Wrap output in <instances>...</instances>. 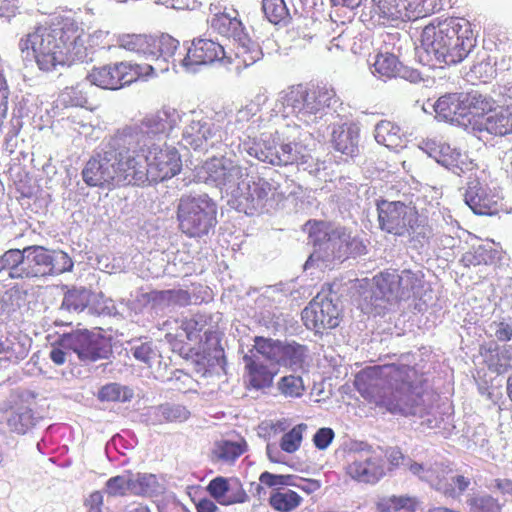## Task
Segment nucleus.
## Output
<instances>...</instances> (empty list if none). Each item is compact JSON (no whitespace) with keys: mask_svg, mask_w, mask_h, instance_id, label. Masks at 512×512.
Segmentation results:
<instances>
[{"mask_svg":"<svg viewBox=\"0 0 512 512\" xmlns=\"http://www.w3.org/2000/svg\"><path fill=\"white\" fill-rule=\"evenodd\" d=\"M245 363V382L247 389L264 390L273 385L276 371H272L267 365L250 355L243 357Z\"/></svg>","mask_w":512,"mask_h":512,"instance_id":"4be33fe9","label":"nucleus"},{"mask_svg":"<svg viewBox=\"0 0 512 512\" xmlns=\"http://www.w3.org/2000/svg\"><path fill=\"white\" fill-rule=\"evenodd\" d=\"M296 488L309 495L317 492L321 488V482L316 479L300 478V482L297 483Z\"/></svg>","mask_w":512,"mask_h":512,"instance_id":"69168bd1","label":"nucleus"},{"mask_svg":"<svg viewBox=\"0 0 512 512\" xmlns=\"http://www.w3.org/2000/svg\"><path fill=\"white\" fill-rule=\"evenodd\" d=\"M401 22L427 17L440 9L439 0H404Z\"/></svg>","mask_w":512,"mask_h":512,"instance_id":"2f4dec72","label":"nucleus"},{"mask_svg":"<svg viewBox=\"0 0 512 512\" xmlns=\"http://www.w3.org/2000/svg\"><path fill=\"white\" fill-rule=\"evenodd\" d=\"M177 126V115L166 110H159L146 115L139 124V129L148 136H169Z\"/></svg>","mask_w":512,"mask_h":512,"instance_id":"5701e85b","label":"nucleus"},{"mask_svg":"<svg viewBox=\"0 0 512 512\" xmlns=\"http://www.w3.org/2000/svg\"><path fill=\"white\" fill-rule=\"evenodd\" d=\"M60 343H61V336L58 338L57 341H55L52 344V349L49 353V357H50L51 361L55 365H58V366L63 365L66 362V355H67L66 351H69L68 347H64Z\"/></svg>","mask_w":512,"mask_h":512,"instance_id":"052dcab7","label":"nucleus"},{"mask_svg":"<svg viewBox=\"0 0 512 512\" xmlns=\"http://www.w3.org/2000/svg\"><path fill=\"white\" fill-rule=\"evenodd\" d=\"M88 88L84 83L65 87L56 99V107L62 109L90 108Z\"/></svg>","mask_w":512,"mask_h":512,"instance_id":"bb28decb","label":"nucleus"},{"mask_svg":"<svg viewBox=\"0 0 512 512\" xmlns=\"http://www.w3.org/2000/svg\"><path fill=\"white\" fill-rule=\"evenodd\" d=\"M484 128L490 134L504 136L512 133V108L493 111L485 120Z\"/></svg>","mask_w":512,"mask_h":512,"instance_id":"72a5a7b5","label":"nucleus"},{"mask_svg":"<svg viewBox=\"0 0 512 512\" xmlns=\"http://www.w3.org/2000/svg\"><path fill=\"white\" fill-rule=\"evenodd\" d=\"M116 46L129 52L154 54L153 36L124 33L116 37Z\"/></svg>","mask_w":512,"mask_h":512,"instance_id":"473e14b6","label":"nucleus"},{"mask_svg":"<svg viewBox=\"0 0 512 512\" xmlns=\"http://www.w3.org/2000/svg\"><path fill=\"white\" fill-rule=\"evenodd\" d=\"M130 147L116 141L103 152L92 155L82 169L81 175L89 187L119 188L134 185Z\"/></svg>","mask_w":512,"mask_h":512,"instance_id":"20e7f679","label":"nucleus"},{"mask_svg":"<svg viewBox=\"0 0 512 512\" xmlns=\"http://www.w3.org/2000/svg\"><path fill=\"white\" fill-rule=\"evenodd\" d=\"M296 476L291 474H273L268 471H264L259 476V481L261 484L270 487L277 488L284 486H293L296 487L297 482H295Z\"/></svg>","mask_w":512,"mask_h":512,"instance_id":"864d4df0","label":"nucleus"},{"mask_svg":"<svg viewBox=\"0 0 512 512\" xmlns=\"http://www.w3.org/2000/svg\"><path fill=\"white\" fill-rule=\"evenodd\" d=\"M97 397L101 402H126L130 399L131 395L121 385L109 383L98 391Z\"/></svg>","mask_w":512,"mask_h":512,"instance_id":"603ef678","label":"nucleus"},{"mask_svg":"<svg viewBox=\"0 0 512 512\" xmlns=\"http://www.w3.org/2000/svg\"><path fill=\"white\" fill-rule=\"evenodd\" d=\"M240 192L235 196L236 208L246 215H254L261 211L269 198L272 186L264 179L242 183Z\"/></svg>","mask_w":512,"mask_h":512,"instance_id":"4468645a","label":"nucleus"},{"mask_svg":"<svg viewBox=\"0 0 512 512\" xmlns=\"http://www.w3.org/2000/svg\"><path fill=\"white\" fill-rule=\"evenodd\" d=\"M196 512H219L218 503L211 497H203L197 501L193 499Z\"/></svg>","mask_w":512,"mask_h":512,"instance_id":"0e129e2a","label":"nucleus"},{"mask_svg":"<svg viewBox=\"0 0 512 512\" xmlns=\"http://www.w3.org/2000/svg\"><path fill=\"white\" fill-rule=\"evenodd\" d=\"M24 249H10L0 256V273L9 272L12 279L24 278Z\"/></svg>","mask_w":512,"mask_h":512,"instance_id":"c9c22d12","label":"nucleus"},{"mask_svg":"<svg viewBox=\"0 0 512 512\" xmlns=\"http://www.w3.org/2000/svg\"><path fill=\"white\" fill-rule=\"evenodd\" d=\"M262 9L266 18L274 25H286L290 20L289 9L284 0H263Z\"/></svg>","mask_w":512,"mask_h":512,"instance_id":"ea45409f","label":"nucleus"},{"mask_svg":"<svg viewBox=\"0 0 512 512\" xmlns=\"http://www.w3.org/2000/svg\"><path fill=\"white\" fill-rule=\"evenodd\" d=\"M210 29L228 39H236L242 32V22L229 13L215 12L209 20Z\"/></svg>","mask_w":512,"mask_h":512,"instance_id":"7c9ffc66","label":"nucleus"},{"mask_svg":"<svg viewBox=\"0 0 512 512\" xmlns=\"http://www.w3.org/2000/svg\"><path fill=\"white\" fill-rule=\"evenodd\" d=\"M469 512H502L503 504L490 494L472 495L467 499Z\"/></svg>","mask_w":512,"mask_h":512,"instance_id":"de8ad7c7","label":"nucleus"},{"mask_svg":"<svg viewBox=\"0 0 512 512\" xmlns=\"http://www.w3.org/2000/svg\"><path fill=\"white\" fill-rule=\"evenodd\" d=\"M379 228L395 236H409L411 241L428 240L432 228L426 218L419 215L415 207L401 201H377Z\"/></svg>","mask_w":512,"mask_h":512,"instance_id":"423d86ee","label":"nucleus"},{"mask_svg":"<svg viewBox=\"0 0 512 512\" xmlns=\"http://www.w3.org/2000/svg\"><path fill=\"white\" fill-rule=\"evenodd\" d=\"M176 323H179V331L176 333L168 332L165 337L172 346L173 351L188 358L192 352V348L184 342V338L188 341L197 340L200 337L204 325L195 318H184L180 321H176Z\"/></svg>","mask_w":512,"mask_h":512,"instance_id":"6ab92c4d","label":"nucleus"},{"mask_svg":"<svg viewBox=\"0 0 512 512\" xmlns=\"http://www.w3.org/2000/svg\"><path fill=\"white\" fill-rule=\"evenodd\" d=\"M215 129L205 120H192L183 131V140L194 150L206 149L214 137Z\"/></svg>","mask_w":512,"mask_h":512,"instance_id":"393cba45","label":"nucleus"},{"mask_svg":"<svg viewBox=\"0 0 512 512\" xmlns=\"http://www.w3.org/2000/svg\"><path fill=\"white\" fill-rule=\"evenodd\" d=\"M346 473L358 482L375 484L385 475L384 460L373 452L357 454L347 465Z\"/></svg>","mask_w":512,"mask_h":512,"instance_id":"2eb2a0df","label":"nucleus"},{"mask_svg":"<svg viewBox=\"0 0 512 512\" xmlns=\"http://www.w3.org/2000/svg\"><path fill=\"white\" fill-rule=\"evenodd\" d=\"M206 491L221 506L243 504L249 499L243 484L236 477L217 476L209 481Z\"/></svg>","mask_w":512,"mask_h":512,"instance_id":"ddd939ff","label":"nucleus"},{"mask_svg":"<svg viewBox=\"0 0 512 512\" xmlns=\"http://www.w3.org/2000/svg\"><path fill=\"white\" fill-rule=\"evenodd\" d=\"M282 343L279 340L256 336L254 338V349L265 359L278 364Z\"/></svg>","mask_w":512,"mask_h":512,"instance_id":"09e8293b","label":"nucleus"},{"mask_svg":"<svg viewBox=\"0 0 512 512\" xmlns=\"http://www.w3.org/2000/svg\"><path fill=\"white\" fill-rule=\"evenodd\" d=\"M104 338L88 329H77L61 335V345L74 352L80 361H97L106 356Z\"/></svg>","mask_w":512,"mask_h":512,"instance_id":"f8f14e48","label":"nucleus"},{"mask_svg":"<svg viewBox=\"0 0 512 512\" xmlns=\"http://www.w3.org/2000/svg\"><path fill=\"white\" fill-rule=\"evenodd\" d=\"M160 3L175 10H194L198 6L197 0H160Z\"/></svg>","mask_w":512,"mask_h":512,"instance_id":"e2e57ef3","label":"nucleus"},{"mask_svg":"<svg viewBox=\"0 0 512 512\" xmlns=\"http://www.w3.org/2000/svg\"><path fill=\"white\" fill-rule=\"evenodd\" d=\"M307 429L308 425L306 423H299L285 432L279 441L281 450L288 454L298 451Z\"/></svg>","mask_w":512,"mask_h":512,"instance_id":"a19ab883","label":"nucleus"},{"mask_svg":"<svg viewBox=\"0 0 512 512\" xmlns=\"http://www.w3.org/2000/svg\"><path fill=\"white\" fill-rule=\"evenodd\" d=\"M399 281V273L394 269H386L373 277L379 293L388 301L397 302Z\"/></svg>","mask_w":512,"mask_h":512,"instance_id":"f704fd0d","label":"nucleus"},{"mask_svg":"<svg viewBox=\"0 0 512 512\" xmlns=\"http://www.w3.org/2000/svg\"><path fill=\"white\" fill-rule=\"evenodd\" d=\"M134 185L162 182L178 175L182 170V158L177 148L164 145L130 147Z\"/></svg>","mask_w":512,"mask_h":512,"instance_id":"39448f33","label":"nucleus"},{"mask_svg":"<svg viewBox=\"0 0 512 512\" xmlns=\"http://www.w3.org/2000/svg\"><path fill=\"white\" fill-rule=\"evenodd\" d=\"M104 503L103 495L100 491H94L85 499L84 505L89 512H101Z\"/></svg>","mask_w":512,"mask_h":512,"instance_id":"680f3d73","label":"nucleus"},{"mask_svg":"<svg viewBox=\"0 0 512 512\" xmlns=\"http://www.w3.org/2000/svg\"><path fill=\"white\" fill-rule=\"evenodd\" d=\"M303 503V497L289 488H273L268 497L269 506L277 512H293Z\"/></svg>","mask_w":512,"mask_h":512,"instance_id":"cd10ccee","label":"nucleus"},{"mask_svg":"<svg viewBox=\"0 0 512 512\" xmlns=\"http://www.w3.org/2000/svg\"><path fill=\"white\" fill-rule=\"evenodd\" d=\"M179 230L189 238L207 235L217 223V206L208 196H183L177 206Z\"/></svg>","mask_w":512,"mask_h":512,"instance_id":"0eeeda50","label":"nucleus"},{"mask_svg":"<svg viewBox=\"0 0 512 512\" xmlns=\"http://www.w3.org/2000/svg\"><path fill=\"white\" fill-rule=\"evenodd\" d=\"M361 242L345 227H334L326 252L342 257L357 250Z\"/></svg>","mask_w":512,"mask_h":512,"instance_id":"c756f323","label":"nucleus"},{"mask_svg":"<svg viewBox=\"0 0 512 512\" xmlns=\"http://www.w3.org/2000/svg\"><path fill=\"white\" fill-rule=\"evenodd\" d=\"M247 444L245 440L238 442L222 440L216 443L213 454L222 462H233L245 453Z\"/></svg>","mask_w":512,"mask_h":512,"instance_id":"58836bf2","label":"nucleus"},{"mask_svg":"<svg viewBox=\"0 0 512 512\" xmlns=\"http://www.w3.org/2000/svg\"><path fill=\"white\" fill-rule=\"evenodd\" d=\"M78 38L74 41L76 63L91 62L95 53L103 49H111L110 33L97 30L93 33H86L78 26Z\"/></svg>","mask_w":512,"mask_h":512,"instance_id":"f3484780","label":"nucleus"},{"mask_svg":"<svg viewBox=\"0 0 512 512\" xmlns=\"http://www.w3.org/2000/svg\"><path fill=\"white\" fill-rule=\"evenodd\" d=\"M24 278L59 275L73 268V261L62 250L33 245L24 248Z\"/></svg>","mask_w":512,"mask_h":512,"instance_id":"9d476101","label":"nucleus"},{"mask_svg":"<svg viewBox=\"0 0 512 512\" xmlns=\"http://www.w3.org/2000/svg\"><path fill=\"white\" fill-rule=\"evenodd\" d=\"M311 150L308 148L300 135L282 142L276 149L275 157L270 159L273 165H303L310 161Z\"/></svg>","mask_w":512,"mask_h":512,"instance_id":"a211bd4d","label":"nucleus"},{"mask_svg":"<svg viewBox=\"0 0 512 512\" xmlns=\"http://www.w3.org/2000/svg\"><path fill=\"white\" fill-rule=\"evenodd\" d=\"M360 128L354 122H346L337 125L331 133L333 148L349 157H354L359 152Z\"/></svg>","mask_w":512,"mask_h":512,"instance_id":"aec40b11","label":"nucleus"},{"mask_svg":"<svg viewBox=\"0 0 512 512\" xmlns=\"http://www.w3.org/2000/svg\"><path fill=\"white\" fill-rule=\"evenodd\" d=\"M334 95V91L326 87L300 86L291 92L288 101L298 121L309 126L324 116L325 109L330 106Z\"/></svg>","mask_w":512,"mask_h":512,"instance_id":"1a4fd4ad","label":"nucleus"},{"mask_svg":"<svg viewBox=\"0 0 512 512\" xmlns=\"http://www.w3.org/2000/svg\"><path fill=\"white\" fill-rule=\"evenodd\" d=\"M301 318L307 329L323 333L340 324L341 312L331 299L317 295L303 309Z\"/></svg>","mask_w":512,"mask_h":512,"instance_id":"9b49d317","label":"nucleus"},{"mask_svg":"<svg viewBox=\"0 0 512 512\" xmlns=\"http://www.w3.org/2000/svg\"><path fill=\"white\" fill-rule=\"evenodd\" d=\"M373 73L379 77L392 78L399 71V61L391 53L379 54L373 64Z\"/></svg>","mask_w":512,"mask_h":512,"instance_id":"8fccbe9b","label":"nucleus"},{"mask_svg":"<svg viewBox=\"0 0 512 512\" xmlns=\"http://www.w3.org/2000/svg\"><path fill=\"white\" fill-rule=\"evenodd\" d=\"M261 58V51L256 45H246L244 43H234L230 51H226L224 66L240 72L241 70L253 65Z\"/></svg>","mask_w":512,"mask_h":512,"instance_id":"b1692460","label":"nucleus"},{"mask_svg":"<svg viewBox=\"0 0 512 512\" xmlns=\"http://www.w3.org/2000/svg\"><path fill=\"white\" fill-rule=\"evenodd\" d=\"M399 280L397 302L411 299L423 288L421 277L411 270L402 271Z\"/></svg>","mask_w":512,"mask_h":512,"instance_id":"4c0bfd02","label":"nucleus"},{"mask_svg":"<svg viewBox=\"0 0 512 512\" xmlns=\"http://www.w3.org/2000/svg\"><path fill=\"white\" fill-rule=\"evenodd\" d=\"M419 506V499L408 494L383 496L375 503L377 512H416Z\"/></svg>","mask_w":512,"mask_h":512,"instance_id":"c85d7f7f","label":"nucleus"},{"mask_svg":"<svg viewBox=\"0 0 512 512\" xmlns=\"http://www.w3.org/2000/svg\"><path fill=\"white\" fill-rule=\"evenodd\" d=\"M92 292L86 288H74L67 291L62 301V307L68 311H83L90 303Z\"/></svg>","mask_w":512,"mask_h":512,"instance_id":"79ce46f5","label":"nucleus"},{"mask_svg":"<svg viewBox=\"0 0 512 512\" xmlns=\"http://www.w3.org/2000/svg\"><path fill=\"white\" fill-rule=\"evenodd\" d=\"M375 12L387 22H399L401 20L402 5L404 0H372Z\"/></svg>","mask_w":512,"mask_h":512,"instance_id":"a18cd8bd","label":"nucleus"},{"mask_svg":"<svg viewBox=\"0 0 512 512\" xmlns=\"http://www.w3.org/2000/svg\"><path fill=\"white\" fill-rule=\"evenodd\" d=\"M495 337L500 342H508L512 339V326L505 322L496 324Z\"/></svg>","mask_w":512,"mask_h":512,"instance_id":"338daca9","label":"nucleus"},{"mask_svg":"<svg viewBox=\"0 0 512 512\" xmlns=\"http://www.w3.org/2000/svg\"><path fill=\"white\" fill-rule=\"evenodd\" d=\"M334 431L331 428H320L313 436V443L319 450L326 449L334 439Z\"/></svg>","mask_w":512,"mask_h":512,"instance_id":"bf43d9fd","label":"nucleus"},{"mask_svg":"<svg viewBox=\"0 0 512 512\" xmlns=\"http://www.w3.org/2000/svg\"><path fill=\"white\" fill-rule=\"evenodd\" d=\"M77 33L78 24L73 19L59 18L36 25L20 38L18 47L23 59L34 61L41 71L52 72L76 63Z\"/></svg>","mask_w":512,"mask_h":512,"instance_id":"f257e3e1","label":"nucleus"},{"mask_svg":"<svg viewBox=\"0 0 512 512\" xmlns=\"http://www.w3.org/2000/svg\"><path fill=\"white\" fill-rule=\"evenodd\" d=\"M306 352L307 348L304 345L296 342L282 343L278 364L288 366L302 365L305 360Z\"/></svg>","mask_w":512,"mask_h":512,"instance_id":"c03bdc74","label":"nucleus"},{"mask_svg":"<svg viewBox=\"0 0 512 512\" xmlns=\"http://www.w3.org/2000/svg\"><path fill=\"white\" fill-rule=\"evenodd\" d=\"M508 350H496V357L498 358L497 361H494V356L491 355V357L488 359V367L490 370H493L497 372L498 374L506 372L508 369L512 367L510 363V357L508 356Z\"/></svg>","mask_w":512,"mask_h":512,"instance_id":"13d9d810","label":"nucleus"},{"mask_svg":"<svg viewBox=\"0 0 512 512\" xmlns=\"http://www.w3.org/2000/svg\"><path fill=\"white\" fill-rule=\"evenodd\" d=\"M179 47V41L170 35H161L153 37V51L157 48V52L164 58L172 57Z\"/></svg>","mask_w":512,"mask_h":512,"instance_id":"6e6d98bb","label":"nucleus"},{"mask_svg":"<svg viewBox=\"0 0 512 512\" xmlns=\"http://www.w3.org/2000/svg\"><path fill=\"white\" fill-rule=\"evenodd\" d=\"M460 100L457 94H447L441 96L434 105L436 114L445 119L453 120L456 115L463 116V113L459 112Z\"/></svg>","mask_w":512,"mask_h":512,"instance_id":"49530a36","label":"nucleus"},{"mask_svg":"<svg viewBox=\"0 0 512 512\" xmlns=\"http://www.w3.org/2000/svg\"><path fill=\"white\" fill-rule=\"evenodd\" d=\"M422 46L435 59L446 65L461 62L476 44L472 24L465 18L434 20L421 34Z\"/></svg>","mask_w":512,"mask_h":512,"instance_id":"7ed1b4c3","label":"nucleus"},{"mask_svg":"<svg viewBox=\"0 0 512 512\" xmlns=\"http://www.w3.org/2000/svg\"><path fill=\"white\" fill-rule=\"evenodd\" d=\"M277 388L283 396L288 398L301 397L305 391L302 378L296 375L282 377L277 383Z\"/></svg>","mask_w":512,"mask_h":512,"instance_id":"3c124183","label":"nucleus"},{"mask_svg":"<svg viewBox=\"0 0 512 512\" xmlns=\"http://www.w3.org/2000/svg\"><path fill=\"white\" fill-rule=\"evenodd\" d=\"M208 178L217 185H226L231 181L235 168L226 167L222 159L213 158L205 163Z\"/></svg>","mask_w":512,"mask_h":512,"instance_id":"37998d69","label":"nucleus"},{"mask_svg":"<svg viewBox=\"0 0 512 512\" xmlns=\"http://www.w3.org/2000/svg\"><path fill=\"white\" fill-rule=\"evenodd\" d=\"M152 353L151 347L148 344L143 343L134 349L133 356L144 363H148L151 359Z\"/></svg>","mask_w":512,"mask_h":512,"instance_id":"774afa93","label":"nucleus"},{"mask_svg":"<svg viewBox=\"0 0 512 512\" xmlns=\"http://www.w3.org/2000/svg\"><path fill=\"white\" fill-rule=\"evenodd\" d=\"M225 58L226 50L221 44L209 39H198L192 42L182 62L185 67L206 65L213 62H219L224 66Z\"/></svg>","mask_w":512,"mask_h":512,"instance_id":"dca6fc26","label":"nucleus"},{"mask_svg":"<svg viewBox=\"0 0 512 512\" xmlns=\"http://www.w3.org/2000/svg\"><path fill=\"white\" fill-rule=\"evenodd\" d=\"M375 140L390 150L398 151L405 146L401 128L388 120H381L375 127Z\"/></svg>","mask_w":512,"mask_h":512,"instance_id":"a878e982","label":"nucleus"},{"mask_svg":"<svg viewBox=\"0 0 512 512\" xmlns=\"http://www.w3.org/2000/svg\"><path fill=\"white\" fill-rule=\"evenodd\" d=\"M154 74L155 70L150 64L121 61L95 66L86 78L91 85L107 90H118L136 81L146 80Z\"/></svg>","mask_w":512,"mask_h":512,"instance_id":"6e6552de","label":"nucleus"},{"mask_svg":"<svg viewBox=\"0 0 512 512\" xmlns=\"http://www.w3.org/2000/svg\"><path fill=\"white\" fill-rule=\"evenodd\" d=\"M130 494L144 495L150 489V482L154 478L152 475L137 474L130 475Z\"/></svg>","mask_w":512,"mask_h":512,"instance_id":"4d7b16f0","label":"nucleus"},{"mask_svg":"<svg viewBox=\"0 0 512 512\" xmlns=\"http://www.w3.org/2000/svg\"><path fill=\"white\" fill-rule=\"evenodd\" d=\"M308 227V238L309 241L319 248H323L325 251L330 242V238L334 227L331 224L324 221L309 220L305 224Z\"/></svg>","mask_w":512,"mask_h":512,"instance_id":"e433bc0d","label":"nucleus"},{"mask_svg":"<svg viewBox=\"0 0 512 512\" xmlns=\"http://www.w3.org/2000/svg\"><path fill=\"white\" fill-rule=\"evenodd\" d=\"M106 493L109 496H125L130 494V478L125 475L111 477L105 484Z\"/></svg>","mask_w":512,"mask_h":512,"instance_id":"5fc2aeb1","label":"nucleus"},{"mask_svg":"<svg viewBox=\"0 0 512 512\" xmlns=\"http://www.w3.org/2000/svg\"><path fill=\"white\" fill-rule=\"evenodd\" d=\"M465 203L478 215H494L499 211L498 201L478 181L470 182L465 192Z\"/></svg>","mask_w":512,"mask_h":512,"instance_id":"412c9836","label":"nucleus"},{"mask_svg":"<svg viewBox=\"0 0 512 512\" xmlns=\"http://www.w3.org/2000/svg\"><path fill=\"white\" fill-rule=\"evenodd\" d=\"M391 383L385 386L372 375H361L355 380L360 395L370 404L393 414L415 415L424 406V383L416 370L409 366L394 367Z\"/></svg>","mask_w":512,"mask_h":512,"instance_id":"f03ea898","label":"nucleus"}]
</instances>
